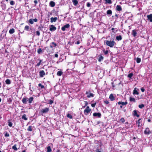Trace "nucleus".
I'll return each instance as SVG.
<instances>
[{
	"label": "nucleus",
	"instance_id": "39",
	"mask_svg": "<svg viewBox=\"0 0 152 152\" xmlns=\"http://www.w3.org/2000/svg\"><path fill=\"white\" fill-rule=\"evenodd\" d=\"M138 107L139 108L142 109L145 107V105L144 104H141L139 105Z\"/></svg>",
	"mask_w": 152,
	"mask_h": 152
},
{
	"label": "nucleus",
	"instance_id": "60",
	"mask_svg": "<svg viewBox=\"0 0 152 152\" xmlns=\"http://www.w3.org/2000/svg\"><path fill=\"white\" fill-rule=\"evenodd\" d=\"M55 56L56 58H58V55L57 54H56L55 55Z\"/></svg>",
	"mask_w": 152,
	"mask_h": 152
},
{
	"label": "nucleus",
	"instance_id": "33",
	"mask_svg": "<svg viewBox=\"0 0 152 152\" xmlns=\"http://www.w3.org/2000/svg\"><path fill=\"white\" fill-rule=\"evenodd\" d=\"M6 83L7 84H10L11 83V81L10 80L7 79L5 81Z\"/></svg>",
	"mask_w": 152,
	"mask_h": 152
},
{
	"label": "nucleus",
	"instance_id": "51",
	"mask_svg": "<svg viewBox=\"0 0 152 152\" xmlns=\"http://www.w3.org/2000/svg\"><path fill=\"white\" fill-rule=\"evenodd\" d=\"M96 103L91 104V105L93 107H94L96 105Z\"/></svg>",
	"mask_w": 152,
	"mask_h": 152
},
{
	"label": "nucleus",
	"instance_id": "11",
	"mask_svg": "<svg viewBox=\"0 0 152 152\" xmlns=\"http://www.w3.org/2000/svg\"><path fill=\"white\" fill-rule=\"evenodd\" d=\"M39 75L41 77H43L45 75V73L44 70H41L39 72Z\"/></svg>",
	"mask_w": 152,
	"mask_h": 152
},
{
	"label": "nucleus",
	"instance_id": "32",
	"mask_svg": "<svg viewBox=\"0 0 152 152\" xmlns=\"http://www.w3.org/2000/svg\"><path fill=\"white\" fill-rule=\"evenodd\" d=\"M12 148L13 150H14V151H16L18 150V148L16 147V145L15 144L14 145H13L12 147Z\"/></svg>",
	"mask_w": 152,
	"mask_h": 152
},
{
	"label": "nucleus",
	"instance_id": "20",
	"mask_svg": "<svg viewBox=\"0 0 152 152\" xmlns=\"http://www.w3.org/2000/svg\"><path fill=\"white\" fill-rule=\"evenodd\" d=\"M72 2L75 6H76L78 3L77 0H72Z\"/></svg>",
	"mask_w": 152,
	"mask_h": 152
},
{
	"label": "nucleus",
	"instance_id": "3",
	"mask_svg": "<svg viewBox=\"0 0 152 152\" xmlns=\"http://www.w3.org/2000/svg\"><path fill=\"white\" fill-rule=\"evenodd\" d=\"M49 110V109L48 108H45L42 109L41 111H40V113L42 115L43 114H45L48 112Z\"/></svg>",
	"mask_w": 152,
	"mask_h": 152
},
{
	"label": "nucleus",
	"instance_id": "28",
	"mask_svg": "<svg viewBox=\"0 0 152 152\" xmlns=\"http://www.w3.org/2000/svg\"><path fill=\"white\" fill-rule=\"evenodd\" d=\"M122 37L121 35L117 36L116 37V39L117 40L119 41L121 40Z\"/></svg>",
	"mask_w": 152,
	"mask_h": 152
},
{
	"label": "nucleus",
	"instance_id": "16",
	"mask_svg": "<svg viewBox=\"0 0 152 152\" xmlns=\"http://www.w3.org/2000/svg\"><path fill=\"white\" fill-rule=\"evenodd\" d=\"M133 115L134 116H136L137 117H139L140 116L139 115L137 114V111L136 110H134L133 112Z\"/></svg>",
	"mask_w": 152,
	"mask_h": 152
},
{
	"label": "nucleus",
	"instance_id": "26",
	"mask_svg": "<svg viewBox=\"0 0 152 152\" xmlns=\"http://www.w3.org/2000/svg\"><path fill=\"white\" fill-rule=\"evenodd\" d=\"M37 52L39 54H40L42 53V50L40 48H39L38 49Z\"/></svg>",
	"mask_w": 152,
	"mask_h": 152
},
{
	"label": "nucleus",
	"instance_id": "62",
	"mask_svg": "<svg viewBox=\"0 0 152 152\" xmlns=\"http://www.w3.org/2000/svg\"><path fill=\"white\" fill-rule=\"evenodd\" d=\"M85 105H87L88 104L87 102H85Z\"/></svg>",
	"mask_w": 152,
	"mask_h": 152
},
{
	"label": "nucleus",
	"instance_id": "63",
	"mask_svg": "<svg viewBox=\"0 0 152 152\" xmlns=\"http://www.w3.org/2000/svg\"><path fill=\"white\" fill-rule=\"evenodd\" d=\"M148 122H151V119H148Z\"/></svg>",
	"mask_w": 152,
	"mask_h": 152
},
{
	"label": "nucleus",
	"instance_id": "52",
	"mask_svg": "<svg viewBox=\"0 0 152 152\" xmlns=\"http://www.w3.org/2000/svg\"><path fill=\"white\" fill-rule=\"evenodd\" d=\"M87 6L88 7H89L91 6V4L89 2H88L87 4Z\"/></svg>",
	"mask_w": 152,
	"mask_h": 152
},
{
	"label": "nucleus",
	"instance_id": "7",
	"mask_svg": "<svg viewBox=\"0 0 152 152\" xmlns=\"http://www.w3.org/2000/svg\"><path fill=\"white\" fill-rule=\"evenodd\" d=\"M151 132L148 128H147L145 131L144 133L145 134L149 135L151 133Z\"/></svg>",
	"mask_w": 152,
	"mask_h": 152
},
{
	"label": "nucleus",
	"instance_id": "37",
	"mask_svg": "<svg viewBox=\"0 0 152 152\" xmlns=\"http://www.w3.org/2000/svg\"><path fill=\"white\" fill-rule=\"evenodd\" d=\"M27 130L28 131L31 132L32 130V126H29L28 127V128L27 129Z\"/></svg>",
	"mask_w": 152,
	"mask_h": 152
},
{
	"label": "nucleus",
	"instance_id": "24",
	"mask_svg": "<svg viewBox=\"0 0 152 152\" xmlns=\"http://www.w3.org/2000/svg\"><path fill=\"white\" fill-rule=\"evenodd\" d=\"M63 74V72L61 71H58L57 73V75L58 76H61Z\"/></svg>",
	"mask_w": 152,
	"mask_h": 152
},
{
	"label": "nucleus",
	"instance_id": "23",
	"mask_svg": "<svg viewBox=\"0 0 152 152\" xmlns=\"http://www.w3.org/2000/svg\"><path fill=\"white\" fill-rule=\"evenodd\" d=\"M46 149L47 150V152H51L52 151V150L50 146H48L46 148Z\"/></svg>",
	"mask_w": 152,
	"mask_h": 152
},
{
	"label": "nucleus",
	"instance_id": "22",
	"mask_svg": "<svg viewBox=\"0 0 152 152\" xmlns=\"http://www.w3.org/2000/svg\"><path fill=\"white\" fill-rule=\"evenodd\" d=\"M50 4L51 7H53L55 6V4L54 1H51L50 2Z\"/></svg>",
	"mask_w": 152,
	"mask_h": 152
},
{
	"label": "nucleus",
	"instance_id": "43",
	"mask_svg": "<svg viewBox=\"0 0 152 152\" xmlns=\"http://www.w3.org/2000/svg\"><path fill=\"white\" fill-rule=\"evenodd\" d=\"M103 51L105 55H107L108 53V51L107 50H105L104 49Z\"/></svg>",
	"mask_w": 152,
	"mask_h": 152
},
{
	"label": "nucleus",
	"instance_id": "35",
	"mask_svg": "<svg viewBox=\"0 0 152 152\" xmlns=\"http://www.w3.org/2000/svg\"><path fill=\"white\" fill-rule=\"evenodd\" d=\"M8 126L10 127H12V124L11 122L10 121V120H8Z\"/></svg>",
	"mask_w": 152,
	"mask_h": 152
},
{
	"label": "nucleus",
	"instance_id": "10",
	"mask_svg": "<svg viewBox=\"0 0 152 152\" xmlns=\"http://www.w3.org/2000/svg\"><path fill=\"white\" fill-rule=\"evenodd\" d=\"M56 29V28L54 25H52L50 26V31H54Z\"/></svg>",
	"mask_w": 152,
	"mask_h": 152
},
{
	"label": "nucleus",
	"instance_id": "59",
	"mask_svg": "<svg viewBox=\"0 0 152 152\" xmlns=\"http://www.w3.org/2000/svg\"><path fill=\"white\" fill-rule=\"evenodd\" d=\"M96 152H101L100 151H99L98 149H97L96 150Z\"/></svg>",
	"mask_w": 152,
	"mask_h": 152
},
{
	"label": "nucleus",
	"instance_id": "47",
	"mask_svg": "<svg viewBox=\"0 0 152 152\" xmlns=\"http://www.w3.org/2000/svg\"><path fill=\"white\" fill-rule=\"evenodd\" d=\"M10 136L9 134L7 132H5V136L6 137H8Z\"/></svg>",
	"mask_w": 152,
	"mask_h": 152
},
{
	"label": "nucleus",
	"instance_id": "21",
	"mask_svg": "<svg viewBox=\"0 0 152 152\" xmlns=\"http://www.w3.org/2000/svg\"><path fill=\"white\" fill-rule=\"evenodd\" d=\"M139 94L138 92L136 90V88H135L134 90L133 91V94L138 95Z\"/></svg>",
	"mask_w": 152,
	"mask_h": 152
},
{
	"label": "nucleus",
	"instance_id": "42",
	"mask_svg": "<svg viewBox=\"0 0 152 152\" xmlns=\"http://www.w3.org/2000/svg\"><path fill=\"white\" fill-rule=\"evenodd\" d=\"M42 61V60H39V62L37 64L36 66H39L41 64Z\"/></svg>",
	"mask_w": 152,
	"mask_h": 152
},
{
	"label": "nucleus",
	"instance_id": "8",
	"mask_svg": "<svg viewBox=\"0 0 152 152\" xmlns=\"http://www.w3.org/2000/svg\"><path fill=\"white\" fill-rule=\"evenodd\" d=\"M86 94L87 95V96L88 98L93 97L94 96V94H93L91 93H89L88 91H86Z\"/></svg>",
	"mask_w": 152,
	"mask_h": 152
},
{
	"label": "nucleus",
	"instance_id": "30",
	"mask_svg": "<svg viewBox=\"0 0 152 152\" xmlns=\"http://www.w3.org/2000/svg\"><path fill=\"white\" fill-rule=\"evenodd\" d=\"M106 1L105 3V4H111L112 3V2L111 1V0H104Z\"/></svg>",
	"mask_w": 152,
	"mask_h": 152
},
{
	"label": "nucleus",
	"instance_id": "40",
	"mask_svg": "<svg viewBox=\"0 0 152 152\" xmlns=\"http://www.w3.org/2000/svg\"><path fill=\"white\" fill-rule=\"evenodd\" d=\"M29 22L31 24H32L34 23V21L33 19H30L29 20Z\"/></svg>",
	"mask_w": 152,
	"mask_h": 152
},
{
	"label": "nucleus",
	"instance_id": "18",
	"mask_svg": "<svg viewBox=\"0 0 152 152\" xmlns=\"http://www.w3.org/2000/svg\"><path fill=\"white\" fill-rule=\"evenodd\" d=\"M57 46L56 43L54 42H52L50 44V47L51 48H52L53 47H56Z\"/></svg>",
	"mask_w": 152,
	"mask_h": 152
},
{
	"label": "nucleus",
	"instance_id": "56",
	"mask_svg": "<svg viewBox=\"0 0 152 152\" xmlns=\"http://www.w3.org/2000/svg\"><path fill=\"white\" fill-rule=\"evenodd\" d=\"M141 90L142 92H144L145 91V89L143 88H141Z\"/></svg>",
	"mask_w": 152,
	"mask_h": 152
},
{
	"label": "nucleus",
	"instance_id": "38",
	"mask_svg": "<svg viewBox=\"0 0 152 152\" xmlns=\"http://www.w3.org/2000/svg\"><path fill=\"white\" fill-rule=\"evenodd\" d=\"M29 28V26H26L25 27L24 30L26 31H28Z\"/></svg>",
	"mask_w": 152,
	"mask_h": 152
},
{
	"label": "nucleus",
	"instance_id": "57",
	"mask_svg": "<svg viewBox=\"0 0 152 152\" xmlns=\"http://www.w3.org/2000/svg\"><path fill=\"white\" fill-rule=\"evenodd\" d=\"M34 2L35 4V5L37 3V1L36 0H35L34 1Z\"/></svg>",
	"mask_w": 152,
	"mask_h": 152
},
{
	"label": "nucleus",
	"instance_id": "36",
	"mask_svg": "<svg viewBox=\"0 0 152 152\" xmlns=\"http://www.w3.org/2000/svg\"><path fill=\"white\" fill-rule=\"evenodd\" d=\"M141 58H140L137 57L136 58V61H137V63H140L141 61Z\"/></svg>",
	"mask_w": 152,
	"mask_h": 152
},
{
	"label": "nucleus",
	"instance_id": "41",
	"mask_svg": "<svg viewBox=\"0 0 152 152\" xmlns=\"http://www.w3.org/2000/svg\"><path fill=\"white\" fill-rule=\"evenodd\" d=\"M67 116L68 118L70 119H72V115L69 114H68L67 115Z\"/></svg>",
	"mask_w": 152,
	"mask_h": 152
},
{
	"label": "nucleus",
	"instance_id": "64",
	"mask_svg": "<svg viewBox=\"0 0 152 152\" xmlns=\"http://www.w3.org/2000/svg\"><path fill=\"white\" fill-rule=\"evenodd\" d=\"M22 152H26L25 150H24Z\"/></svg>",
	"mask_w": 152,
	"mask_h": 152
},
{
	"label": "nucleus",
	"instance_id": "19",
	"mask_svg": "<svg viewBox=\"0 0 152 152\" xmlns=\"http://www.w3.org/2000/svg\"><path fill=\"white\" fill-rule=\"evenodd\" d=\"M116 9L118 11H121L122 10L121 6L119 5H117L116 6Z\"/></svg>",
	"mask_w": 152,
	"mask_h": 152
},
{
	"label": "nucleus",
	"instance_id": "29",
	"mask_svg": "<svg viewBox=\"0 0 152 152\" xmlns=\"http://www.w3.org/2000/svg\"><path fill=\"white\" fill-rule=\"evenodd\" d=\"M129 100L130 102H135V99L134 98L130 97Z\"/></svg>",
	"mask_w": 152,
	"mask_h": 152
},
{
	"label": "nucleus",
	"instance_id": "2",
	"mask_svg": "<svg viewBox=\"0 0 152 152\" xmlns=\"http://www.w3.org/2000/svg\"><path fill=\"white\" fill-rule=\"evenodd\" d=\"M104 42H105L107 45L111 48L113 47L115 44V42L114 40L112 41H105Z\"/></svg>",
	"mask_w": 152,
	"mask_h": 152
},
{
	"label": "nucleus",
	"instance_id": "34",
	"mask_svg": "<svg viewBox=\"0 0 152 152\" xmlns=\"http://www.w3.org/2000/svg\"><path fill=\"white\" fill-rule=\"evenodd\" d=\"M133 73H131L129 74L128 75V77L130 78V79H131L132 77L133 76Z\"/></svg>",
	"mask_w": 152,
	"mask_h": 152
},
{
	"label": "nucleus",
	"instance_id": "17",
	"mask_svg": "<svg viewBox=\"0 0 152 152\" xmlns=\"http://www.w3.org/2000/svg\"><path fill=\"white\" fill-rule=\"evenodd\" d=\"M112 11L110 10H108L107 12V15H108L109 16H111L112 14Z\"/></svg>",
	"mask_w": 152,
	"mask_h": 152
},
{
	"label": "nucleus",
	"instance_id": "25",
	"mask_svg": "<svg viewBox=\"0 0 152 152\" xmlns=\"http://www.w3.org/2000/svg\"><path fill=\"white\" fill-rule=\"evenodd\" d=\"M103 57L101 55H100L98 60V61L99 62H101V61L103 60Z\"/></svg>",
	"mask_w": 152,
	"mask_h": 152
},
{
	"label": "nucleus",
	"instance_id": "12",
	"mask_svg": "<svg viewBox=\"0 0 152 152\" xmlns=\"http://www.w3.org/2000/svg\"><path fill=\"white\" fill-rule=\"evenodd\" d=\"M50 19L51 23L55 22L57 20L58 18L56 17L55 18L52 17L50 18Z\"/></svg>",
	"mask_w": 152,
	"mask_h": 152
},
{
	"label": "nucleus",
	"instance_id": "54",
	"mask_svg": "<svg viewBox=\"0 0 152 152\" xmlns=\"http://www.w3.org/2000/svg\"><path fill=\"white\" fill-rule=\"evenodd\" d=\"M104 102L106 104H108L109 103V102L107 100H105L104 101Z\"/></svg>",
	"mask_w": 152,
	"mask_h": 152
},
{
	"label": "nucleus",
	"instance_id": "9",
	"mask_svg": "<svg viewBox=\"0 0 152 152\" xmlns=\"http://www.w3.org/2000/svg\"><path fill=\"white\" fill-rule=\"evenodd\" d=\"M148 18L147 20L150 22H152V14L148 15L147 16Z\"/></svg>",
	"mask_w": 152,
	"mask_h": 152
},
{
	"label": "nucleus",
	"instance_id": "31",
	"mask_svg": "<svg viewBox=\"0 0 152 152\" xmlns=\"http://www.w3.org/2000/svg\"><path fill=\"white\" fill-rule=\"evenodd\" d=\"M22 118L25 120H27V118H26V114H24L22 116Z\"/></svg>",
	"mask_w": 152,
	"mask_h": 152
},
{
	"label": "nucleus",
	"instance_id": "6",
	"mask_svg": "<svg viewBox=\"0 0 152 152\" xmlns=\"http://www.w3.org/2000/svg\"><path fill=\"white\" fill-rule=\"evenodd\" d=\"M118 105H120V107L121 108H122L123 107V106L124 105H126L127 104V102H118Z\"/></svg>",
	"mask_w": 152,
	"mask_h": 152
},
{
	"label": "nucleus",
	"instance_id": "61",
	"mask_svg": "<svg viewBox=\"0 0 152 152\" xmlns=\"http://www.w3.org/2000/svg\"><path fill=\"white\" fill-rule=\"evenodd\" d=\"M113 84H114L113 82H112V86L113 88H114L115 87V86Z\"/></svg>",
	"mask_w": 152,
	"mask_h": 152
},
{
	"label": "nucleus",
	"instance_id": "14",
	"mask_svg": "<svg viewBox=\"0 0 152 152\" xmlns=\"http://www.w3.org/2000/svg\"><path fill=\"white\" fill-rule=\"evenodd\" d=\"M132 34L133 35V37H135L137 36V30H133L132 31Z\"/></svg>",
	"mask_w": 152,
	"mask_h": 152
},
{
	"label": "nucleus",
	"instance_id": "13",
	"mask_svg": "<svg viewBox=\"0 0 152 152\" xmlns=\"http://www.w3.org/2000/svg\"><path fill=\"white\" fill-rule=\"evenodd\" d=\"M93 115L95 117L97 116L98 117H100L101 115V114L99 113H95L93 114Z\"/></svg>",
	"mask_w": 152,
	"mask_h": 152
},
{
	"label": "nucleus",
	"instance_id": "49",
	"mask_svg": "<svg viewBox=\"0 0 152 152\" xmlns=\"http://www.w3.org/2000/svg\"><path fill=\"white\" fill-rule=\"evenodd\" d=\"M141 118H140L138 120V121H137V123L138 124H140V123L141 122Z\"/></svg>",
	"mask_w": 152,
	"mask_h": 152
},
{
	"label": "nucleus",
	"instance_id": "45",
	"mask_svg": "<svg viewBox=\"0 0 152 152\" xmlns=\"http://www.w3.org/2000/svg\"><path fill=\"white\" fill-rule=\"evenodd\" d=\"M120 121L122 123H124L125 122V120L124 118H122L120 119Z\"/></svg>",
	"mask_w": 152,
	"mask_h": 152
},
{
	"label": "nucleus",
	"instance_id": "1",
	"mask_svg": "<svg viewBox=\"0 0 152 152\" xmlns=\"http://www.w3.org/2000/svg\"><path fill=\"white\" fill-rule=\"evenodd\" d=\"M34 99V98L32 97H30L29 99L26 97H24L22 99V101L24 104H27V101H28V103L31 104L33 101Z\"/></svg>",
	"mask_w": 152,
	"mask_h": 152
},
{
	"label": "nucleus",
	"instance_id": "50",
	"mask_svg": "<svg viewBox=\"0 0 152 152\" xmlns=\"http://www.w3.org/2000/svg\"><path fill=\"white\" fill-rule=\"evenodd\" d=\"M36 34L38 36H39L40 35V33L39 31H36Z\"/></svg>",
	"mask_w": 152,
	"mask_h": 152
},
{
	"label": "nucleus",
	"instance_id": "4",
	"mask_svg": "<svg viewBox=\"0 0 152 152\" xmlns=\"http://www.w3.org/2000/svg\"><path fill=\"white\" fill-rule=\"evenodd\" d=\"M91 110L89 108V106H87L86 109L84 110V113L85 115H87L88 113L91 111Z\"/></svg>",
	"mask_w": 152,
	"mask_h": 152
},
{
	"label": "nucleus",
	"instance_id": "58",
	"mask_svg": "<svg viewBox=\"0 0 152 152\" xmlns=\"http://www.w3.org/2000/svg\"><path fill=\"white\" fill-rule=\"evenodd\" d=\"M53 103V101L52 100H50V102H49V103L50 104H52Z\"/></svg>",
	"mask_w": 152,
	"mask_h": 152
},
{
	"label": "nucleus",
	"instance_id": "44",
	"mask_svg": "<svg viewBox=\"0 0 152 152\" xmlns=\"http://www.w3.org/2000/svg\"><path fill=\"white\" fill-rule=\"evenodd\" d=\"M10 3L11 5H13L15 4V2L14 1H10Z\"/></svg>",
	"mask_w": 152,
	"mask_h": 152
},
{
	"label": "nucleus",
	"instance_id": "48",
	"mask_svg": "<svg viewBox=\"0 0 152 152\" xmlns=\"http://www.w3.org/2000/svg\"><path fill=\"white\" fill-rule=\"evenodd\" d=\"M2 9H3L4 10L6 8V5L5 4H4L3 5H2Z\"/></svg>",
	"mask_w": 152,
	"mask_h": 152
},
{
	"label": "nucleus",
	"instance_id": "5",
	"mask_svg": "<svg viewBox=\"0 0 152 152\" xmlns=\"http://www.w3.org/2000/svg\"><path fill=\"white\" fill-rule=\"evenodd\" d=\"M70 26L69 24H66L61 28V29L63 31H64L66 30V29L69 28Z\"/></svg>",
	"mask_w": 152,
	"mask_h": 152
},
{
	"label": "nucleus",
	"instance_id": "53",
	"mask_svg": "<svg viewBox=\"0 0 152 152\" xmlns=\"http://www.w3.org/2000/svg\"><path fill=\"white\" fill-rule=\"evenodd\" d=\"M80 43V42L79 40L75 42V44H76L78 45Z\"/></svg>",
	"mask_w": 152,
	"mask_h": 152
},
{
	"label": "nucleus",
	"instance_id": "46",
	"mask_svg": "<svg viewBox=\"0 0 152 152\" xmlns=\"http://www.w3.org/2000/svg\"><path fill=\"white\" fill-rule=\"evenodd\" d=\"M38 86H39V87H41V88H43L44 87V86H43L41 84V83H39V84H38Z\"/></svg>",
	"mask_w": 152,
	"mask_h": 152
},
{
	"label": "nucleus",
	"instance_id": "15",
	"mask_svg": "<svg viewBox=\"0 0 152 152\" xmlns=\"http://www.w3.org/2000/svg\"><path fill=\"white\" fill-rule=\"evenodd\" d=\"M109 98L111 101H113L115 99V97H114L113 94H112L110 95Z\"/></svg>",
	"mask_w": 152,
	"mask_h": 152
},
{
	"label": "nucleus",
	"instance_id": "55",
	"mask_svg": "<svg viewBox=\"0 0 152 152\" xmlns=\"http://www.w3.org/2000/svg\"><path fill=\"white\" fill-rule=\"evenodd\" d=\"M33 20L34 21H34L35 22H37L38 21V20L37 18H35V19H33Z\"/></svg>",
	"mask_w": 152,
	"mask_h": 152
},
{
	"label": "nucleus",
	"instance_id": "27",
	"mask_svg": "<svg viewBox=\"0 0 152 152\" xmlns=\"http://www.w3.org/2000/svg\"><path fill=\"white\" fill-rule=\"evenodd\" d=\"M9 32L10 34H12L14 33L15 32V30L14 29L12 28L10 29L9 30Z\"/></svg>",
	"mask_w": 152,
	"mask_h": 152
}]
</instances>
